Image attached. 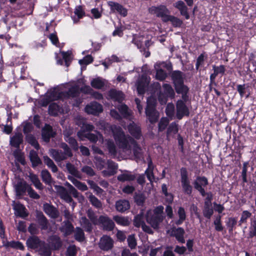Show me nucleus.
<instances>
[{
  "mask_svg": "<svg viewBox=\"0 0 256 256\" xmlns=\"http://www.w3.org/2000/svg\"><path fill=\"white\" fill-rule=\"evenodd\" d=\"M103 110L102 106L96 102H92L87 105L85 108V111L88 114L97 115L102 112Z\"/></svg>",
  "mask_w": 256,
  "mask_h": 256,
  "instance_id": "13",
  "label": "nucleus"
},
{
  "mask_svg": "<svg viewBox=\"0 0 256 256\" xmlns=\"http://www.w3.org/2000/svg\"><path fill=\"white\" fill-rule=\"evenodd\" d=\"M29 176L31 182L33 183L34 186L37 189H42V183L40 182L38 177L36 175L32 174H30Z\"/></svg>",
  "mask_w": 256,
  "mask_h": 256,
  "instance_id": "51",
  "label": "nucleus"
},
{
  "mask_svg": "<svg viewBox=\"0 0 256 256\" xmlns=\"http://www.w3.org/2000/svg\"><path fill=\"white\" fill-rule=\"evenodd\" d=\"M75 122L76 124L81 128V130L86 134V132H90L94 128V126L90 124L86 123V120L82 116L78 115L75 118Z\"/></svg>",
  "mask_w": 256,
  "mask_h": 256,
  "instance_id": "12",
  "label": "nucleus"
},
{
  "mask_svg": "<svg viewBox=\"0 0 256 256\" xmlns=\"http://www.w3.org/2000/svg\"><path fill=\"white\" fill-rule=\"evenodd\" d=\"M176 91L178 94H182V98L184 102L188 100V88L182 84L175 86Z\"/></svg>",
  "mask_w": 256,
  "mask_h": 256,
  "instance_id": "24",
  "label": "nucleus"
},
{
  "mask_svg": "<svg viewBox=\"0 0 256 256\" xmlns=\"http://www.w3.org/2000/svg\"><path fill=\"white\" fill-rule=\"evenodd\" d=\"M44 210L47 214L52 218H56L58 216V212L57 210L48 204H44Z\"/></svg>",
  "mask_w": 256,
  "mask_h": 256,
  "instance_id": "30",
  "label": "nucleus"
},
{
  "mask_svg": "<svg viewBox=\"0 0 256 256\" xmlns=\"http://www.w3.org/2000/svg\"><path fill=\"white\" fill-rule=\"evenodd\" d=\"M94 162L96 168L100 170L104 168L106 163L101 158L98 156H95Z\"/></svg>",
  "mask_w": 256,
  "mask_h": 256,
  "instance_id": "59",
  "label": "nucleus"
},
{
  "mask_svg": "<svg viewBox=\"0 0 256 256\" xmlns=\"http://www.w3.org/2000/svg\"><path fill=\"white\" fill-rule=\"evenodd\" d=\"M208 184L207 179L204 177H198L194 182V186L195 188L198 190L202 196L206 194L205 191L202 186H206Z\"/></svg>",
  "mask_w": 256,
  "mask_h": 256,
  "instance_id": "16",
  "label": "nucleus"
},
{
  "mask_svg": "<svg viewBox=\"0 0 256 256\" xmlns=\"http://www.w3.org/2000/svg\"><path fill=\"white\" fill-rule=\"evenodd\" d=\"M164 207L158 206L153 210H149L146 212V220L154 228H158L160 224L162 222Z\"/></svg>",
  "mask_w": 256,
  "mask_h": 256,
  "instance_id": "3",
  "label": "nucleus"
},
{
  "mask_svg": "<svg viewBox=\"0 0 256 256\" xmlns=\"http://www.w3.org/2000/svg\"><path fill=\"white\" fill-rule=\"evenodd\" d=\"M3 244L6 247H11L13 248H16L17 249H19L20 250H24V246L21 243L19 242H15V241H12V242H4V240L3 242Z\"/></svg>",
  "mask_w": 256,
  "mask_h": 256,
  "instance_id": "42",
  "label": "nucleus"
},
{
  "mask_svg": "<svg viewBox=\"0 0 256 256\" xmlns=\"http://www.w3.org/2000/svg\"><path fill=\"white\" fill-rule=\"evenodd\" d=\"M48 242L50 246L54 250L59 249L62 246V242L60 238L57 236H52L48 238Z\"/></svg>",
  "mask_w": 256,
  "mask_h": 256,
  "instance_id": "29",
  "label": "nucleus"
},
{
  "mask_svg": "<svg viewBox=\"0 0 256 256\" xmlns=\"http://www.w3.org/2000/svg\"><path fill=\"white\" fill-rule=\"evenodd\" d=\"M174 6L179 10L180 14L184 16L186 20L190 18V16L188 14V8L186 5L185 3L182 0H178L176 2Z\"/></svg>",
  "mask_w": 256,
  "mask_h": 256,
  "instance_id": "20",
  "label": "nucleus"
},
{
  "mask_svg": "<svg viewBox=\"0 0 256 256\" xmlns=\"http://www.w3.org/2000/svg\"><path fill=\"white\" fill-rule=\"evenodd\" d=\"M213 213L214 210L212 206H204L203 214L206 218H210Z\"/></svg>",
  "mask_w": 256,
  "mask_h": 256,
  "instance_id": "63",
  "label": "nucleus"
},
{
  "mask_svg": "<svg viewBox=\"0 0 256 256\" xmlns=\"http://www.w3.org/2000/svg\"><path fill=\"white\" fill-rule=\"evenodd\" d=\"M54 134L52 130V127L48 124H46L42 130V137L44 140L48 142L50 137L53 136Z\"/></svg>",
  "mask_w": 256,
  "mask_h": 256,
  "instance_id": "26",
  "label": "nucleus"
},
{
  "mask_svg": "<svg viewBox=\"0 0 256 256\" xmlns=\"http://www.w3.org/2000/svg\"><path fill=\"white\" fill-rule=\"evenodd\" d=\"M105 142L106 146L108 148L110 153L112 156H116V151L114 142L112 140H106Z\"/></svg>",
  "mask_w": 256,
  "mask_h": 256,
  "instance_id": "54",
  "label": "nucleus"
},
{
  "mask_svg": "<svg viewBox=\"0 0 256 256\" xmlns=\"http://www.w3.org/2000/svg\"><path fill=\"white\" fill-rule=\"evenodd\" d=\"M178 214L179 219L175 223L176 224L179 225L182 224L186 219V215L184 209L182 207H180L178 211Z\"/></svg>",
  "mask_w": 256,
  "mask_h": 256,
  "instance_id": "52",
  "label": "nucleus"
},
{
  "mask_svg": "<svg viewBox=\"0 0 256 256\" xmlns=\"http://www.w3.org/2000/svg\"><path fill=\"white\" fill-rule=\"evenodd\" d=\"M74 14L77 16V18L75 16L72 17L74 24H76L78 22L79 20L82 18L84 15V12L81 6H77L76 7L74 12Z\"/></svg>",
  "mask_w": 256,
  "mask_h": 256,
  "instance_id": "40",
  "label": "nucleus"
},
{
  "mask_svg": "<svg viewBox=\"0 0 256 256\" xmlns=\"http://www.w3.org/2000/svg\"><path fill=\"white\" fill-rule=\"evenodd\" d=\"M98 127L103 130L106 134L112 133L116 144L127 155H130L132 151L136 160L142 158V150L136 142L130 136H126L120 126H112L104 122H100Z\"/></svg>",
  "mask_w": 256,
  "mask_h": 256,
  "instance_id": "1",
  "label": "nucleus"
},
{
  "mask_svg": "<svg viewBox=\"0 0 256 256\" xmlns=\"http://www.w3.org/2000/svg\"><path fill=\"white\" fill-rule=\"evenodd\" d=\"M108 96L111 99L119 102H122L124 99L123 94L121 92L117 91L114 90H110L109 92Z\"/></svg>",
  "mask_w": 256,
  "mask_h": 256,
  "instance_id": "34",
  "label": "nucleus"
},
{
  "mask_svg": "<svg viewBox=\"0 0 256 256\" xmlns=\"http://www.w3.org/2000/svg\"><path fill=\"white\" fill-rule=\"evenodd\" d=\"M181 183L184 192L190 194L192 192V187L190 185V182L188 178V172L185 168H182L180 170Z\"/></svg>",
  "mask_w": 256,
  "mask_h": 256,
  "instance_id": "7",
  "label": "nucleus"
},
{
  "mask_svg": "<svg viewBox=\"0 0 256 256\" xmlns=\"http://www.w3.org/2000/svg\"><path fill=\"white\" fill-rule=\"evenodd\" d=\"M29 187L30 186L24 181L18 182L14 186L16 196H20L22 195L26 191L28 192Z\"/></svg>",
  "mask_w": 256,
  "mask_h": 256,
  "instance_id": "23",
  "label": "nucleus"
},
{
  "mask_svg": "<svg viewBox=\"0 0 256 256\" xmlns=\"http://www.w3.org/2000/svg\"><path fill=\"white\" fill-rule=\"evenodd\" d=\"M49 114L52 116L58 115L59 113L63 112L62 108L56 104H51L48 108Z\"/></svg>",
  "mask_w": 256,
  "mask_h": 256,
  "instance_id": "43",
  "label": "nucleus"
},
{
  "mask_svg": "<svg viewBox=\"0 0 256 256\" xmlns=\"http://www.w3.org/2000/svg\"><path fill=\"white\" fill-rule=\"evenodd\" d=\"M41 176L43 182L46 184H50L52 182V178L48 170H42L41 172Z\"/></svg>",
  "mask_w": 256,
  "mask_h": 256,
  "instance_id": "50",
  "label": "nucleus"
},
{
  "mask_svg": "<svg viewBox=\"0 0 256 256\" xmlns=\"http://www.w3.org/2000/svg\"><path fill=\"white\" fill-rule=\"evenodd\" d=\"M30 158L33 167H36L41 164V160L38 156L37 152L34 150H30Z\"/></svg>",
  "mask_w": 256,
  "mask_h": 256,
  "instance_id": "41",
  "label": "nucleus"
},
{
  "mask_svg": "<svg viewBox=\"0 0 256 256\" xmlns=\"http://www.w3.org/2000/svg\"><path fill=\"white\" fill-rule=\"evenodd\" d=\"M108 5L112 12H118L123 17L127 16L128 10L120 4L110 1L108 2Z\"/></svg>",
  "mask_w": 256,
  "mask_h": 256,
  "instance_id": "10",
  "label": "nucleus"
},
{
  "mask_svg": "<svg viewBox=\"0 0 256 256\" xmlns=\"http://www.w3.org/2000/svg\"><path fill=\"white\" fill-rule=\"evenodd\" d=\"M43 242L38 237L33 236L27 240L26 245L28 248L38 250L42 246Z\"/></svg>",
  "mask_w": 256,
  "mask_h": 256,
  "instance_id": "17",
  "label": "nucleus"
},
{
  "mask_svg": "<svg viewBox=\"0 0 256 256\" xmlns=\"http://www.w3.org/2000/svg\"><path fill=\"white\" fill-rule=\"evenodd\" d=\"M248 236L252 238L256 236V220L252 218L250 220V225L248 228Z\"/></svg>",
  "mask_w": 256,
  "mask_h": 256,
  "instance_id": "47",
  "label": "nucleus"
},
{
  "mask_svg": "<svg viewBox=\"0 0 256 256\" xmlns=\"http://www.w3.org/2000/svg\"><path fill=\"white\" fill-rule=\"evenodd\" d=\"M89 200L92 203V204L96 207V208H100L102 207V204L92 194H90L89 197Z\"/></svg>",
  "mask_w": 256,
  "mask_h": 256,
  "instance_id": "62",
  "label": "nucleus"
},
{
  "mask_svg": "<svg viewBox=\"0 0 256 256\" xmlns=\"http://www.w3.org/2000/svg\"><path fill=\"white\" fill-rule=\"evenodd\" d=\"M150 82V78L146 75H143L138 80L136 86L138 94H144L146 88H147Z\"/></svg>",
  "mask_w": 256,
  "mask_h": 256,
  "instance_id": "9",
  "label": "nucleus"
},
{
  "mask_svg": "<svg viewBox=\"0 0 256 256\" xmlns=\"http://www.w3.org/2000/svg\"><path fill=\"white\" fill-rule=\"evenodd\" d=\"M60 230L64 236H67L72 234L74 230V227L68 220H66L64 222L62 226L60 228Z\"/></svg>",
  "mask_w": 256,
  "mask_h": 256,
  "instance_id": "27",
  "label": "nucleus"
},
{
  "mask_svg": "<svg viewBox=\"0 0 256 256\" xmlns=\"http://www.w3.org/2000/svg\"><path fill=\"white\" fill-rule=\"evenodd\" d=\"M128 129L130 134L135 138L138 139L141 136L140 129L139 126L134 122L130 124Z\"/></svg>",
  "mask_w": 256,
  "mask_h": 256,
  "instance_id": "31",
  "label": "nucleus"
},
{
  "mask_svg": "<svg viewBox=\"0 0 256 256\" xmlns=\"http://www.w3.org/2000/svg\"><path fill=\"white\" fill-rule=\"evenodd\" d=\"M66 168L72 175L78 178H82V174L70 162H67L66 164Z\"/></svg>",
  "mask_w": 256,
  "mask_h": 256,
  "instance_id": "37",
  "label": "nucleus"
},
{
  "mask_svg": "<svg viewBox=\"0 0 256 256\" xmlns=\"http://www.w3.org/2000/svg\"><path fill=\"white\" fill-rule=\"evenodd\" d=\"M148 12L151 14L161 18L163 21L165 20L167 16L169 14L168 10L164 5L152 6L148 8Z\"/></svg>",
  "mask_w": 256,
  "mask_h": 256,
  "instance_id": "6",
  "label": "nucleus"
},
{
  "mask_svg": "<svg viewBox=\"0 0 256 256\" xmlns=\"http://www.w3.org/2000/svg\"><path fill=\"white\" fill-rule=\"evenodd\" d=\"M113 244V240L108 236H104L101 238L98 244L100 248L104 250H110L112 248Z\"/></svg>",
  "mask_w": 256,
  "mask_h": 256,
  "instance_id": "15",
  "label": "nucleus"
},
{
  "mask_svg": "<svg viewBox=\"0 0 256 256\" xmlns=\"http://www.w3.org/2000/svg\"><path fill=\"white\" fill-rule=\"evenodd\" d=\"M44 164L51 169L53 172H56L58 171V168L56 165L54 164V162L48 156H44Z\"/></svg>",
  "mask_w": 256,
  "mask_h": 256,
  "instance_id": "48",
  "label": "nucleus"
},
{
  "mask_svg": "<svg viewBox=\"0 0 256 256\" xmlns=\"http://www.w3.org/2000/svg\"><path fill=\"white\" fill-rule=\"evenodd\" d=\"M156 102V98L153 96H150L147 100L146 114L148 118L151 123L156 122L158 118V114L154 108Z\"/></svg>",
  "mask_w": 256,
  "mask_h": 256,
  "instance_id": "5",
  "label": "nucleus"
},
{
  "mask_svg": "<svg viewBox=\"0 0 256 256\" xmlns=\"http://www.w3.org/2000/svg\"><path fill=\"white\" fill-rule=\"evenodd\" d=\"M106 165L107 166L106 170H104L102 172L104 176H110L114 175L116 173L118 166L115 162L112 160H107Z\"/></svg>",
  "mask_w": 256,
  "mask_h": 256,
  "instance_id": "18",
  "label": "nucleus"
},
{
  "mask_svg": "<svg viewBox=\"0 0 256 256\" xmlns=\"http://www.w3.org/2000/svg\"><path fill=\"white\" fill-rule=\"evenodd\" d=\"M118 109L124 118H127L130 114V112L126 104H121L118 106Z\"/></svg>",
  "mask_w": 256,
  "mask_h": 256,
  "instance_id": "60",
  "label": "nucleus"
},
{
  "mask_svg": "<svg viewBox=\"0 0 256 256\" xmlns=\"http://www.w3.org/2000/svg\"><path fill=\"white\" fill-rule=\"evenodd\" d=\"M136 176L128 170H122V174L118 176V180L120 182L132 181L136 178Z\"/></svg>",
  "mask_w": 256,
  "mask_h": 256,
  "instance_id": "21",
  "label": "nucleus"
},
{
  "mask_svg": "<svg viewBox=\"0 0 256 256\" xmlns=\"http://www.w3.org/2000/svg\"><path fill=\"white\" fill-rule=\"evenodd\" d=\"M176 116L181 119L184 116L189 114V110L184 102L182 100H178L176 102Z\"/></svg>",
  "mask_w": 256,
  "mask_h": 256,
  "instance_id": "14",
  "label": "nucleus"
},
{
  "mask_svg": "<svg viewBox=\"0 0 256 256\" xmlns=\"http://www.w3.org/2000/svg\"><path fill=\"white\" fill-rule=\"evenodd\" d=\"M12 205L16 216L22 218H25L28 216L26 212V208L23 205L19 202H16L15 201H13Z\"/></svg>",
  "mask_w": 256,
  "mask_h": 256,
  "instance_id": "19",
  "label": "nucleus"
},
{
  "mask_svg": "<svg viewBox=\"0 0 256 256\" xmlns=\"http://www.w3.org/2000/svg\"><path fill=\"white\" fill-rule=\"evenodd\" d=\"M170 21L172 25L176 27L180 26L182 24V21L179 18L168 14L164 22Z\"/></svg>",
  "mask_w": 256,
  "mask_h": 256,
  "instance_id": "49",
  "label": "nucleus"
},
{
  "mask_svg": "<svg viewBox=\"0 0 256 256\" xmlns=\"http://www.w3.org/2000/svg\"><path fill=\"white\" fill-rule=\"evenodd\" d=\"M164 63L158 62L154 64V69L156 70V78L160 80H164L167 76L166 72L161 68V66Z\"/></svg>",
  "mask_w": 256,
  "mask_h": 256,
  "instance_id": "22",
  "label": "nucleus"
},
{
  "mask_svg": "<svg viewBox=\"0 0 256 256\" xmlns=\"http://www.w3.org/2000/svg\"><path fill=\"white\" fill-rule=\"evenodd\" d=\"M80 222L81 226L84 228L86 231H91L92 229V224L85 217H82L80 220Z\"/></svg>",
  "mask_w": 256,
  "mask_h": 256,
  "instance_id": "56",
  "label": "nucleus"
},
{
  "mask_svg": "<svg viewBox=\"0 0 256 256\" xmlns=\"http://www.w3.org/2000/svg\"><path fill=\"white\" fill-rule=\"evenodd\" d=\"M65 140L68 142L71 146L75 150H78V146L76 140L72 137L70 136L71 132H69L66 130L64 132Z\"/></svg>",
  "mask_w": 256,
  "mask_h": 256,
  "instance_id": "32",
  "label": "nucleus"
},
{
  "mask_svg": "<svg viewBox=\"0 0 256 256\" xmlns=\"http://www.w3.org/2000/svg\"><path fill=\"white\" fill-rule=\"evenodd\" d=\"M60 198L67 202H71L72 199L70 196L68 194L67 190L64 187L60 186L58 190Z\"/></svg>",
  "mask_w": 256,
  "mask_h": 256,
  "instance_id": "44",
  "label": "nucleus"
},
{
  "mask_svg": "<svg viewBox=\"0 0 256 256\" xmlns=\"http://www.w3.org/2000/svg\"><path fill=\"white\" fill-rule=\"evenodd\" d=\"M127 241L128 245L130 248L133 249L136 248V242L134 235H130L128 238Z\"/></svg>",
  "mask_w": 256,
  "mask_h": 256,
  "instance_id": "64",
  "label": "nucleus"
},
{
  "mask_svg": "<svg viewBox=\"0 0 256 256\" xmlns=\"http://www.w3.org/2000/svg\"><path fill=\"white\" fill-rule=\"evenodd\" d=\"M154 166L152 164V162L150 160L148 162V168L145 171V174L146 175V177L148 179L150 182H152L154 180V176L153 170H154Z\"/></svg>",
  "mask_w": 256,
  "mask_h": 256,
  "instance_id": "46",
  "label": "nucleus"
},
{
  "mask_svg": "<svg viewBox=\"0 0 256 256\" xmlns=\"http://www.w3.org/2000/svg\"><path fill=\"white\" fill-rule=\"evenodd\" d=\"M130 207V203L126 200H120L116 204V208L120 212H124L129 209Z\"/></svg>",
  "mask_w": 256,
  "mask_h": 256,
  "instance_id": "33",
  "label": "nucleus"
},
{
  "mask_svg": "<svg viewBox=\"0 0 256 256\" xmlns=\"http://www.w3.org/2000/svg\"><path fill=\"white\" fill-rule=\"evenodd\" d=\"M77 135L80 139L82 140L87 138L92 142H96L99 139L100 142H101L102 143H104L103 137L102 135L99 133L98 134V135H95L90 132L84 134L82 130H80L78 132Z\"/></svg>",
  "mask_w": 256,
  "mask_h": 256,
  "instance_id": "8",
  "label": "nucleus"
},
{
  "mask_svg": "<svg viewBox=\"0 0 256 256\" xmlns=\"http://www.w3.org/2000/svg\"><path fill=\"white\" fill-rule=\"evenodd\" d=\"M184 231L183 228H174L172 230L171 235L176 237V240L180 242L184 243L185 242L184 238Z\"/></svg>",
  "mask_w": 256,
  "mask_h": 256,
  "instance_id": "25",
  "label": "nucleus"
},
{
  "mask_svg": "<svg viewBox=\"0 0 256 256\" xmlns=\"http://www.w3.org/2000/svg\"><path fill=\"white\" fill-rule=\"evenodd\" d=\"M106 80L100 78L93 79L90 82L91 86L97 89L102 88L106 84Z\"/></svg>",
  "mask_w": 256,
  "mask_h": 256,
  "instance_id": "45",
  "label": "nucleus"
},
{
  "mask_svg": "<svg viewBox=\"0 0 256 256\" xmlns=\"http://www.w3.org/2000/svg\"><path fill=\"white\" fill-rule=\"evenodd\" d=\"M133 42L137 46L138 48H140L144 43L146 46L148 47L149 46V41L145 39L143 36H136L133 39Z\"/></svg>",
  "mask_w": 256,
  "mask_h": 256,
  "instance_id": "39",
  "label": "nucleus"
},
{
  "mask_svg": "<svg viewBox=\"0 0 256 256\" xmlns=\"http://www.w3.org/2000/svg\"><path fill=\"white\" fill-rule=\"evenodd\" d=\"M14 156L16 158V162L24 165L25 164V160L23 154L19 150H15L14 152Z\"/></svg>",
  "mask_w": 256,
  "mask_h": 256,
  "instance_id": "61",
  "label": "nucleus"
},
{
  "mask_svg": "<svg viewBox=\"0 0 256 256\" xmlns=\"http://www.w3.org/2000/svg\"><path fill=\"white\" fill-rule=\"evenodd\" d=\"M172 78L174 86L184 84L182 74L180 71L174 72L172 74Z\"/></svg>",
  "mask_w": 256,
  "mask_h": 256,
  "instance_id": "36",
  "label": "nucleus"
},
{
  "mask_svg": "<svg viewBox=\"0 0 256 256\" xmlns=\"http://www.w3.org/2000/svg\"><path fill=\"white\" fill-rule=\"evenodd\" d=\"M66 88H68V91L66 92H60L56 88H54L48 91L44 98L42 100V105L46 106L50 101L76 96L78 92V86L67 84Z\"/></svg>",
  "mask_w": 256,
  "mask_h": 256,
  "instance_id": "2",
  "label": "nucleus"
},
{
  "mask_svg": "<svg viewBox=\"0 0 256 256\" xmlns=\"http://www.w3.org/2000/svg\"><path fill=\"white\" fill-rule=\"evenodd\" d=\"M61 147L64 150V152L62 150L54 149L49 150V154L57 162L65 160L72 156L70 148L66 144L64 143L62 144Z\"/></svg>",
  "mask_w": 256,
  "mask_h": 256,
  "instance_id": "4",
  "label": "nucleus"
},
{
  "mask_svg": "<svg viewBox=\"0 0 256 256\" xmlns=\"http://www.w3.org/2000/svg\"><path fill=\"white\" fill-rule=\"evenodd\" d=\"M252 214L248 210H244L241 214L240 218L239 220V225H242L243 224H246L248 220L250 218Z\"/></svg>",
  "mask_w": 256,
  "mask_h": 256,
  "instance_id": "57",
  "label": "nucleus"
},
{
  "mask_svg": "<svg viewBox=\"0 0 256 256\" xmlns=\"http://www.w3.org/2000/svg\"><path fill=\"white\" fill-rule=\"evenodd\" d=\"M162 86L164 95L162 96L160 94L158 96V100L162 104H166L167 101L166 97H174V92L172 87L169 84H164Z\"/></svg>",
  "mask_w": 256,
  "mask_h": 256,
  "instance_id": "11",
  "label": "nucleus"
},
{
  "mask_svg": "<svg viewBox=\"0 0 256 256\" xmlns=\"http://www.w3.org/2000/svg\"><path fill=\"white\" fill-rule=\"evenodd\" d=\"M38 251L40 254L43 256H50L51 254L50 250L46 246L44 242L42 246L38 248Z\"/></svg>",
  "mask_w": 256,
  "mask_h": 256,
  "instance_id": "58",
  "label": "nucleus"
},
{
  "mask_svg": "<svg viewBox=\"0 0 256 256\" xmlns=\"http://www.w3.org/2000/svg\"><path fill=\"white\" fill-rule=\"evenodd\" d=\"M99 220L106 230H112L114 227V222L107 216H100Z\"/></svg>",
  "mask_w": 256,
  "mask_h": 256,
  "instance_id": "28",
  "label": "nucleus"
},
{
  "mask_svg": "<svg viewBox=\"0 0 256 256\" xmlns=\"http://www.w3.org/2000/svg\"><path fill=\"white\" fill-rule=\"evenodd\" d=\"M114 219L118 224L122 226H127L130 224V221L127 218L115 216Z\"/></svg>",
  "mask_w": 256,
  "mask_h": 256,
  "instance_id": "55",
  "label": "nucleus"
},
{
  "mask_svg": "<svg viewBox=\"0 0 256 256\" xmlns=\"http://www.w3.org/2000/svg\"><path fill=\"white\" fill-rule=\"evenodd\" d=\"M22 141V134L17 133L12 137L10 140V144L15 147L18 148Z\"/></svg>",
  "mask_w": 256,
  "mask_h": 256,
  "instance_id": "38",
  "label": "nucleus"
},
{
  "mask_svg": "<svg viewBox=\"0 0 256 256\" xmlns=\"http://www.w3.org/2000/svg\"><path fill=\"white\" fill-rule=\"evenodd\" d=\"M74 238L75 239L79 242H82L84 240V234L82 228L79 227L76 228L74 231Z\"/></svg>",
  "mask_w": 256,
  "mask_h": 256,
  "instance_id": "53",
  "label": "nucleus"
},
{
  "mask_svg": "<svg viewBox=\"0 0 256 256\" xmlns=\"http://www.w3.org/2000/svg\"><path fill=\"white\" fill-rule=\"evenodd\" d=\"M68 178L78 190L82 191L87 190L88 187L84 183L78 181L72 176H68Z\"/></svg>",
  "mask_w": 256,
  "mask_h": 256,
  "instance_id": "35",
  "label": "nucleus"
}]
</instances>
